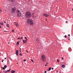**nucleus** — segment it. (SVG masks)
I'll list each match as a JSON object with an SVG mask.
<instances>
[{"mask_svg": "<svg viewBox=\"0 0 73 73\" xmlns=\"http://www.w3.org/2000/svg\"><path fill=\"white\" fill-rule=\"evenodd\" d=\"M68 36H70V34H69L68 35Z\"/></svg>", "mask_w": 73, "mask_h": 73, "instance_id": "35", "label": "nucleus"}, {"mask_svg": "<svg viewBox=\"0 0 73 73\" xmlns=\"http://www.w3.org/2000/svg\"><path fill=\"white\" fill-rule=\"evenodd\" d=\"M51 69H52V68L51 67H50L49 68L48 70H47V71H48V72H49L50 71V70H51Z\"/></svg>", "mask_w": 73, "mask_h": 73, "instance_id": "10", "label": "nucleus"}, {"mask_svg": "<svg viewBox=\"0 0 73 73\" xmlns=\"http://www.w3.org/2000/svg\"><path fill=\"white\" fill-rule=\"evenodd\" d=\"M70 40V38H69V39H68V40Z\"/></svg>", "mask_w": 73, "mask_h": 73, "instance_id": "48", "label": "nucleus"}, {"mask_svg": "<svg viewBox=\"0 0 73 73\" xmlns=\"http://www.w3.org/2000/svg\"><path fill=\"white\" fill-rule=\"evenodd\" d=\"M17 45H19V42H17Z\"/></svg>", "mask_w": 73, "mask_h": 73, "instance_id": "16", "label": "nucleus"}, {"mask_svg": "<svg viewBox=\"0 0 73 73\" xmlns=\"http://www.w3.org/2000/svg\"><path fill=\"white\" fill-rule=\"evenodd\" d=\"M17 23H16V22H14V24H15V25Z\"/></svg>", "mask_w": 73, "mask_h": 73, "instance_id": "22", "label": "nucleus"}, {"mask_svg": "<svg viewBox=\"0 0 73 73\" xmlns=\"http://www.w3.org/2000/svg\"><path fill=\"white\" fill-rule=\"evenodd\" d=\"M25 39H26L27 38V37H25Z\"/></svg>", "mask_w": 73, "mask_h": 73, "instance_id": "27", "label": "nucleus"}, {"mask_svg": "<svg viewBox=\"0 0 73 73\" xmlns=\"http://www.w3.org/2000/svg\"><path fill=\"white\" fill-rule=\"evenodd\" d=\"M21 19H23V17H21Z\"/></svg>", "mask_w": 73, "mask_h": 73, "instance_id": "43", "label": "nucleus"}, {"mask_svg": "<svg viewBox=\"0 0 73 73\" xmlns=\"http://www.w3.org/2000/svg\"><path fill=\"white\" fill-rule=\"evenodd\" d=\"M60 73H61V72H60Z\"/></svg>", "mask_w": 73, "mask_h": 73, "instance_id": "49", "label": "nucleus"}, {"mask_svg": "<svg viewBox=\"0 0 73 73\" xmlns=\"http://www.w3.org/2000/svg\"><path fill=\"white\" fill-rule=\"evenodd\" d=\"M47 72L46 71H45V72H44V73H46Z\"/></svg>", "mask_w": 73, "mask_h": 73, "instance_id": "32", "label": "nucleus"}, {"mask_svg": "<svg viewBox=\"0 0 73 73\" xmlns=\"http://www.w3.org/2000/svg\"><path fill=\"white\" fill-rule=\"evenodd\" d=\"M22 38H23V37H21L20 38V39H22Z\"/></svg>", "mask_w": 73, "mask_h": 73, "instance_id": "26", "label": "nucleus"}, {"mask_svg": "<svg viewBox=\"0 0 73 73\" xmlns=\"http://www.w3.org/2000/svg\"><path fill=\"white\" fill-rule=\"evenodd\" d=\"M3 60H2V62H3Z\"/></svg>", "mask_w": 73, "mask_h": 73, "instance_id": "46", "label": "nucleus"}, {"mask_svg": "<svg viewBox=\"0 0 73 73\" xmlns=\"http://www.w3.org/2000/svg\"><path fill=\"white\" fill-rule=\"evenodd\" d=\"M19 39H20V38H18V39L19 40Z\"/></svg>", "mask_w": 73, "mask_h": 73, "instance_id": "33", "label": "nucleus"}, {"mask_svg": "<svg viewBox=\"0 0 73 73\" xmlns=\"http://www.w3.org/2000/svg\"><path fill=\"white\" fill-rule=\"evenodd\" d=\"M47 64H46L45 65V66H47Z\"/></svg>", "mask_w": 73, "mask_h": 73, "instance_id": "36", "label": "nucleus"}, {"mask_svg": "<svg viewBox=\"0 0 73 73\" xmlns=\"http://www.w3.org/2000/svg\"><path fill=\"white\" fill-rule=\"evenodd\" d=\"M0 73H1L0 72Z\"/></svg>", "mask_w": 73, "mask_h": 73, "instance_id": "51", "label": "nucleus"}, {"mask_svg": "<svg viewBox=\"0 0 73 73\" xmlns=\"http://www.w3.org/2000/svg\"><path fill=\"white\" fill-rule=\"evenodd\" d=\"M72 11H73V9H72Z\"/></svg>", "mask_w": 73, "mask_h": 73, "instance_id": "50", "label": "nucleus"}, {"mask_svg": "<svg viewBox=\"0 0 73 73\" xmlns=\"http://www.w3.org/2000/svg\"><path fill=\"white\" fill-rule=\"evenodd\" d=\"M11 70V68H10L9 70H8L7 71H6L5 72V73H7V72H10V71Z\"/></svg>", "mask_w": 73, "mask_h": 73, "instance_id": "9", "label": "nucleus"}, {"mask_svg": "<svg viewBox=\"0 0 73 73\" xmlns=\"http://www.w3.org/2000/svg\"><path fill=\"white\" fill-rule=\"evenodd\" d=\"M5 69L4 67H3L2 68L3 69V70H4V69Z\"/></svg>", "mask_w": 73, "mask_h": 73, "instance_id": "24", "label": "nucleus"}, {"mask_svg": "<svg viewBox=\"0 0 73 73\" xmlns=\"http://www.w3.org/2000/svg\"><path fill=\"white\" fill-rule=\"evenodd\" d=\"M19 54H20V56H22L21 54V53H20Z\"/></svg>", "mask_w": 73, "mask_h": 73, "instance_id": "29", "label": "nucleus"}, {"mask_svg": "<svg viewBox=\"0 0 73 73\" xmlns=\"http://www.w3.org/2000/svg\"><path fill=\"white\" fill-rule=\"evenodd\" d=\"M0 13H1V10L0 9Z\"/></svg>", "mask_w": 73, "mask_h": 73, "instance_id": "25", "label": "nucleus"}, {"mask_svg": "<svg viewBox=\"0 0 73 73\" xmlns=\"http://www.w3.org/2000/svg\"><path fill=\"white\" fill-rule=\"evenodd\" d=\"M68 38H69V37H68Z\"/></svg>", "mask_w": 73, "mask_h": 73, "instance_id": "52", "label": "nucleus"}, {"mask_svg": "<svg viewBox=\"0 0 73 73\" xmlns=\"http://www.w3.org/2000/svg\"><path fill=\"white\" fill-rule=\"evenodd\" d=\"M17 12H18V13H21L19 11H17Z\"/></svg>", "mask_w": 73, "mask_h": 73, "instance_id": "18", "label": "nucleus"}, {"mask_svg": "<svg viewBox=\"0 0 73 73\" xmlns=\"http://www.w3.org/2000/svg\"><path fill=\"white\" fill-rule=\"evenodd\" d=\"M41 59L43 61V62H45L46 60V57L45 56L44 54H42L41 57Z\"/></svg>", "mask_w": 73, "mask_h": 73, "instance_id": "2", "label": "nucleus"}, {"mask_svg": "<svg viewBox=\"0 0 73 73\" xmlns=\"http://www.w3.org/2000/svg\"><path fill=\"white\" fill-rule=\"evenodd\" d=\"M23 43H26L27 42V40H23Z\"/></svg>", "mask_w": 73, "mask_h": 73, "instance_id": "11", "label": "nucleus"}, {"mask_svg": "<svg viewBox=\"0 0 73 73\" xmlns=\"http://www.w3.org/2000/svg\"><path fill=\"white\" fill-rule=\"evenodd\" d=\"M5 59H7V58H5Z\"/></svg>", "mask_w": 73, "mask_h": 73, "instance_id": "44", "label": "nucleus"}, {"mask_svg": "<svg viewBox=\"0 0 73 73\" xmlns=\"http://www.w3.org/2000/svg\"><path fill=\"white\" fill-rule=\"evenodd\" d=\"M57 62H59V60H57Z\"/></svg>", "mask_w": 73, "mask_h": 73, "instance_id": "31", "label": "nucleus"}, {"mask_svg": "<svg viewBox=\"0 0 73 73\" xmlns=\"http://www.w3.org/2000/svg\"><path fill=\"white\" fill-rule=\"evenodd\" d=\"M3 22L4 23H6V22L5 21H4Z\"/></svg>", "mask_w": 73, "mask_h": 73, "instance_id": "37", "label": "nucleus"}, {"mask_svg": "<svg viewBox=\"0 0 73 73\" xmlns=\"http://www.w3.org/2000/svg\"><path fill=\"white\" fill-rule=\"evenodd\" d=\"M43 16H45L46 17H48V14H43Z\"/></svg>", "mask_w": 73, "mask_h": 73, "instance_id": "8", "label": "nucleus"}, {"mask_svg": "<svg viewBox=\"0 0 73 73\" xmlns=\"http://www.w3.org/2000/svg\"><path fill=\"white\" fill-rule=\"evenodd\" d=\"M16 54L17 55V56H19V51L17 50H16Z\"/></svg>", "mask_w": 73, "mask_h": 73, "instance_id": "6", "label": "nucleus"}, {"mask_svg": "<svg viewBox=\"0 0 73 73\" xmlns=\"http://www.w3.org/2000/svg\"><path fill=\"white\" fill-rule=\"evenodd\" d=\"M36 40L37 41H39V39L38 38L36 39Z\"/></svg>", "mask_w": 73, "mask_h": 73, "instance_id": "17", "label": "nucleus"}, {"mask_svg": "<svg viewBox=\"0 0 73 73\" xmlns=\"http://www.w3.org/2000/svg\"><path fill=\"white\" fill-rule=\"evenodd\" d=\"M65 38H67V37H66V35H65L64 36Z\"/></svg>", "mask_w": 73, "mask_h": 73, "instance_id": "21", "label": "nucleus"}, {"mask_svg": "<svg viewBox=\"0 0 73 73\" xmlns=\"http://www.w3.org/2000/svg\"><path fill=\"white\" fill-rule=\"evenodd\" d=\"M31 61H32V62H34V61H33V60L31 59Z\"/></svg>", "mask_w": 73, "mask_h": 73, "instance_id": "23", "label": "nucleus"}, {"mask_svg": "<svg viewBox=\"0 0 73 73\" xmlns=\"http://www.w3.org/2000/svg\"><path fill=\"white\" fill-rule=\"evenodd\" d=\"M16 27H18L19 25V24H18V23H16Z\"/></svg>", "mask_w": 73, "mask_h": 73, "instance_id": "15", "label": "nucleus"}, {"mask_svg": "<svg viewBox=\"0 0 73 73\" xmlns=\"http://www.w3.org/2000/svg\"><path fill=\"white\" fill-rule=\"evenodd\" d=\"M26 51H27V53H28V51L27 50H26Z\"/></svg>", "mask_w": 73, "mask_h": 73, "instance_id": "34", "label": "nucleus"}, {"mask_svg": "<svg viewBox=\"0 0 73 73\" xmlns=\"http://www.w3.org/2000/svg\"><path fill=\"white\" fill-rule=\"evenodd\" d=\"M26 17L27 18H29L31 17V13L30 12L28 11L26 13Z\"/></svg>", "mask_w": 73, "mask_h": 73, "instance_id": "1", "label": "nucleus"}, {"mask_svg": "<svg viewBox=\"0 0 73 73\" xmlns=\"http://www.w3.org/2000/svg\"><path fill=\"white\" fill-rule=\"evenodd\" d=\"M53 69H54V68H52V70H53Z\"/></svg>", "mask_w": 73, "mask_h": 73, "instance_id": "42", "label": "nucleus"}, {"mask_svg": "<svg viewBox=\"0 0 73 73\" xmlns=\"http://www.w3.org/2000/svg\"><path fill=\"white\" fill-rule=\"evenodd\" d=\"M12 32H14V30H12Z\"/></svg>", "mask_w": 73, "mask_h": 73, "instance_id": "38", "label": "nucleus"}, {"mask_svg": "<svg viewBox=\"0 0 73 73\" xmlns=\"http://www.w3.org/2000/svg\"><path fill=\"white\" fill-rule=\"evenodd\" d=\"M4 67L5 69L6 68H7V65H5L4 66Z\"/></svg>", "mask_w": 73, "mask_h": 73, "instance_id": "14", "label": "nucleus"}, {"mask_svg": "<svg viewBox=\"0 0 73 73\" xmlns=\"http://www.w3.org/2000/svg\"><path fill=\"white\" fill-rule=\"evenodd\" d=\"M0 28H1V26L0 25Z\"/></svg>", "mask_w": 73, "mask_h": 73, "instance_id": "40", "label": "nucleus"}, {"mask_svg": "<svg viewBox=\"0 0 73 73\" xmlns=\"http://www.w3.org/2000/svg\"><path fill=\"white\" fill-rule=\"evenodd\" d=\"M63 59V58H62V60Z\"/></svg>", "mask_w": 73, "mask_h": 73, "instance_id": "45", "label": "nucleus"}, {"mask_svg": "<svg viewBox=\"0 0 73 73\" xmlns=\"http://www.w3.org/2000/svg\"><path fill=\"white\" fill-rule=\"evenodd\" d=\"M65 67V65H62V68H64Z\"/></svg>", "mask_w": 73, "mask_h": 73, "instance_id": "12", "label": "nucleus"}, {"mask_svg": "<svg viewBox=\"0 0 73 73\" xmlns=\"http://www.w3.org/2000/svg\"><path fill=\"white\" fill-rule=\"evenodd\" d=\"M6 26H7V27H9V25H7Z\"/></svg>", "mask_w": 73, "mask_h": 73, "instance_id": "20", "label": "nucleus"}, {"mask_svg": "<svg viewBox=\"0 0 73 73\" xmlns=\"http://www.w3.org/2000/svg\"><path fill=\"white\" fill-rule=\"evenodd\" d=\"M9 1L10 2H12V3H14L15 1V0H9Z\"/></svg>", "mask_w": 73, "mask_h": 73, "instance_id": "7", "label": "nucleus"}, {"mask_svg": "<svg viewBox=\"0 0 73 73\" xmlns=\"http://www.w3.org/2000/svg\"><path fill=\"white\" fill-rule=\"evenodd\" d=\"M3 73H4V72H5V70H3Z\"/></svg>", "mask_w": 73, "mask_h": 73, "instance_id": "39", "label": "nucleus"}, {"mask_svg": "<svg viewBox=\"0 0 73 73\" xmlns=\"http://www.w3.org/2000/svg\"><path fill=\"white\" fill-rule=\"evenodd\" d=\"M11 73H15V71L13 70H12L11 71Z\"/></svg>", "mask_w": 73, "mask_h": 73, "instance_id": "13", "label": "nucleus"}, {"mask_svg": "<svg viewBox=\"0 0 73 73\" xmlns=\"http://www.w3.org/2000/svg\"><path fill=\"white\" fill-rule=\"evenodd\" d=\"M20 52H21V50H20Z\"/></svg>", "mask_w": 73, "mask_h": 73, "instance_id": "47", "label": "nucleus"}, {"mask_svg": "<svg viewBox=\"0 0 73 73\" xmlns=\"http://www.w3.org/2000/svg\"><path fill=\"white\" fill-rule=\"evenodd\" d=\"M28 23L30 24V25H32L33 24V22L32 20L30 19H28L27 20Z\"/></svg>", "mask_w": 73, "mask_h": 73, "instance_id": "3", "label": "nucleus"}, {"mask_svg": "<svg viewBox=\"0 0 73 73\" xmlns=\"http://www.w3.org/2000/svg\"><path fill=\"white\" fill-rule=\"evenodd\" d=\"M16 10V8L14 7L12 8L11 12L12 13H14L15 12V11Z\"/></svg>", "mask_w": 73, "mask_h": 73, "instance_id": "4", "label": "nucleus"}, {"mask_svg": "<svg viewBox=\"0 0 73 73\" xmlns=\"http://www.w3.org/2000/svg\"><path fill=\"white\" fill-rule=\"evenodd\" d=\"M0 24H1V25H4V23H0Z\"/></svg>", "mask_w": 73, "mask_h": 73, "instance_id": "19", "label": "nucleus"}, {"mask_svg": "<svg viewBox=\"0 0 73 73\" xmlns=\"http://www.w3.org/2000/svg\"><path fill=\"white\" fill-rule=\"evenodd\" d=\"M24 61H26V59H25V60H24Z\"/></svg>", "mask_w": 73, "mask_h": 73, "instance_id": "30", "label": "nucleus"}, {"mask_svg": "<svg viewBox=\"0 0 73 73\" xmlns=\"http://www.w3.org/2000/svg\"><path fill=\"white\" fill-rule=\"evenodd\" d=\"M26 41H28V39L27 38V39H26Z\"/></svg>", "mask_w": 73, "mask_h": 73, "instance_id": "28", "label": "nucleus"}, {"mask_svg": "<svg viewBox=\"0 0 73 73\" xmlns=\"http://www.w3.org/2000/svg\"><path fill=\"white\" fill-rule=\"evenodd\" d=\"M68 22V21H66V23H67V22Z\"/></svg>", "mask_w": 73, "mask_h": 73, "instance_id": "41", "label": "nucleus"}, {"mask_svg": "<svg viewBox=\"0 0 73 73\" xmlns=\"http://www.w3.org/2000/svg\"><path fill=\"white\" fill-rule=\"evenodd\" d=\"M17 15L19 17H21V13H17Z\"/></svg>", "mask_w": 73, "mask_h": 73, "instance_id": "5", "label": "nucleus"}]
</instances>
